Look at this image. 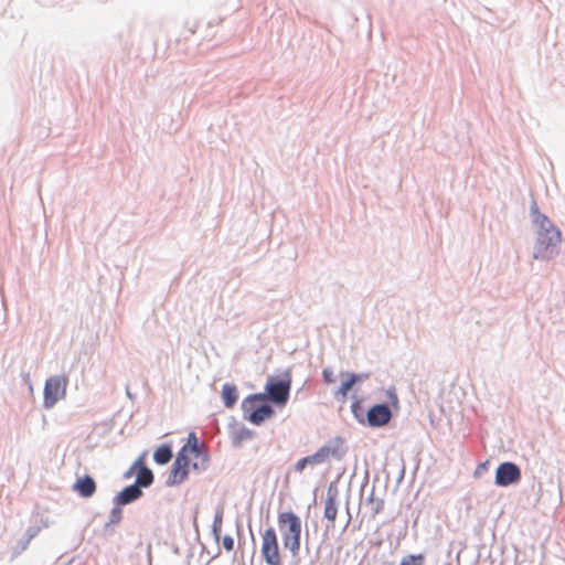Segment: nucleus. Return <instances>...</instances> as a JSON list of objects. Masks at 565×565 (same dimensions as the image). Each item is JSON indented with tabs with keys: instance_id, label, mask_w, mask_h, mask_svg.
<instances>
[{
	"instance_id": "f257e3e1",
	"label": "nucleus",
	"mask_w": 565,
	"mask_h": 565,
	"mask_svg": "<svg viewBox=\"0 0 565 565\" xmlns=\"http://www.w3.org/2000/svg\"><path fill=\"white\" fill-rule=\"evenodd\" d=\"M530 216L535 227L533 258L542 262L555 258L559 254L561 231L545 214L540 212L534 199L530 204Z\"/></svg>"
},
{
	"instance_id": "f03ea898",
	"label": "nucleus",
	"mask_w": 565,
	"mask_h": 565,
	"mask_svg": "<svg viewBox=\"0 0 565 565\" xmlns=\"http://www.w3.org/2000/svg\"><path fill=\"white\" fill-rule=\"evenodd\" d=\"M278 526L281 533L285 548H288L294 557L299 555L301 541V520L292 511L278 515Z\"/></svg>"
},
{
	"instance_id": "7ed1b4c3",
	"label": "nucleus",
	"mask_w": 565,
	"mask_h": 565,
	"mask_svg": "<svg viewBox=\"0 0 565 565\" xmlns=\"http://www.w3.org/2000/svg\"><path fill=\"white\" fill-rule=\"evenodd\" d=\"M243 416L249 423L259 426L275 414L273 406L266 402L265 395L255 393L246 396L241 404Z\"/></svg>"
},
{
	"instance_id": "20e7f679",
	"label": "nucleus",
	"mask_w": 565,
	"mask_h": 565,
	"mask_svg": "<svg viewBox=\"0 0 565 565\" xmlns=\"http://www.w3.org/2000/svg\"><path fill=\"white\" fill-rule=\"evenodd\" d=\"M291 382V370L287 369L281 377L269 376L265 385V392L262 394L265 395L266 401L276 406H285L290 396Z\"/></svg>"
},
{
	"instance_id": "39448f33",
	"label": "nucleus",
	"mask_w": 565,
	"mask_h": 565,
	"mask_svg": "<svg viewBox=\"0 0 565 565\" xmlns=\"http://www.w3.org/2000/svg\"><path fill=\"white\" fill-rule=\"evenodd\" d=\"M67 383L68 380L65 375H53L45 381L43 391L44 408H52L60 398L65 396Z\"/></svg>"
},
{
	"instance_id": "423d86ee",
	"label": "nucleus",
	"mask_w": 565,
	"mask_h": 565,
	"mask_svg": "<svg viewBox=\"0 0 565 565\" xmlns=\"http://www.w3.org/2000/svg\"><path fill=\"white\" fill-rule=\"evenodd\" d=\"M262 556L267 565H280L279 545L276 531L269 526L263 533Z\"/></svg>"
},
{
	"instance_id": "0eeeda50",
	"label": "nucleus",
	"mask_w": 565,
	"mask_h": 565,
	"mask_svg": "<svg viewBox=\"0 0 565 565\" xmlns=\"http://www.w3.org/2000/svg\"><path fill=\"white\" fill-rule=\"evenodd\" d=\"M522 478L521 468L512 461H503L495 469L494 483L498 487H510Z\"/></svg>"
},
{
	"instance_id": "6e6552de",
	"label": "nucleus",
	"mask_w": 565,
	"mask_h": 565,
	"mask_svg": "<svg viewBox=\"0 0 565 565\" xmlns=\"http://www.w3.org/2000/svg\"><path fill=\"white\" fill-rule=\"evenodd\" d=\"M347 447L344 446V440L341 437H335L329 440L326 445L320 447L315 456L319 465L324 463L330 458L335 459L338 461L342 460L347 455Z\"/></svg>"
},
{
	"instance_id": "1a4fd4ad",
	"label": "nucleus",
	"mask_w": 565,
	"mask_h": 565,
	"mask_svg": "<svg viewBox=\"0 0 565 565\" xmlns=\"http://www.w3.org/2000/svg\"><path fill=\"white\" fill-rule=\"evenodd\" d=\"M392 418V412L386 403H379L371 406L366 413V423L370 427H383Z\"/></svg>"
},
{
	"instance_id": "9d476101",
	"label": "nucleus",
	"mask_w": 565,
	"mask_h": 565,
	"mask_svg": "<svg viewBox=\"0 0 565 565\" xmlns=\"http://www.w3.org/2000/svg\"><path fill=\"white\" fill-rule=\"evenodd\" d=\"M143 495V491L137 484H128L124 487L114 498L113 504L128 505L138 501Z\"/></svg>"
},
{
	"instance_id": "9b49d317",
	"label": "nucleus",
	"mask_w": 565,
	"mask_h": 565,
	"mask_svg": "<svg viewBox=\"0 0 565 565\" xmlns=\"http://www.w3.org/2000/svg\"><path fill=\"white\" fill-rule=\"evenodd\" d=\"M96 482L89 475L77 478L73 484V490L84 499L92 498L96 492Z\"/></svg>"
},
{
	"instance_id": "f8f14e48",
	"label": "nucleus",
	"mask_w": 565,
	"mask_h": 565,
	"mask_svg": "<svg viewBox=\"0 0 565 565\" xmlns=\"http://www.w3.org/2000/svg\"><path fill=\"white\" fill-rule=\"evenodd\" d=\"M337 494H338V489L333 483H331L327 491V499L324 502V512H323V516L328 521H331V522H334L337 514H338Z\"/></svg>"
},
{
	"instance_id": "ddd939ff",
	"label": "nucleus",
	"mask_w": 565,
	"mask_h": 565,
	"mask_svg": "<svg viewBox=\"0 0 565 565\" xmlns=\"http://www.w3.org/2000/svg\"><path fill=\"white\" fill-rule=\"evenodd\" d=\"M189 468L188 466H183L179 462H173L170 473L166 480L167 487H175L181 484L189 477Z\"/></svg>"
},
{
	"instance_id": "4468645a",
	"label": "nucleus",
	"mask_w": 565,
	"mask_h": 565,
	"mask_svg": "<svg viewBox=\"0 0 565 565\" xmlns=\"http://www.w3.org/2000/svg\"><path fill=\"white\" fill-rule=\"evenodd\" d=\"M154 481V475L152 470L145 463L143 456H141V463L138 467L136 479L134 484H137L139 489L143 491L145 488H149Z\"/></svg>"
},
{
	"instance_id": "2eb2a0df",
	"label": "nucleus",
	"mask_w": 565,
	"mask_h": 565,
	"mask_svg": "<svg viewBox=\"0 0 565 565\" xmlns=\"http://www.w3.org/2000/svg\"><path fill=\"white\" fill-rule=\"evenodd\" d=\"M188 451H190L194 457H202L204 461L209 460L207 452L203 449V445L199 443L196 434L191 431L188 437Z\"/></svg>"
},
{
	"instance_id": "dca6fc26",
	"label": "nucleus",
	"mask_w": 565,
	"mask_h": 565,
	"mask_svg": "<svg viewBox=\"0 0 565 565\" xmlns=\"http://www.w3.org/2000/svg\"><path fill=\"white\" fill-rule=\"evenodd\" d=\"M238 398V391L236 385L225 383L222 387V399L223 404L226 408H232L235 406Z\"/></svg>"
},
{
	"instance_id": "f3484780",
	"label": "nucleus",
	"mask_w": 565,
	"mask_h": 565,
	"mask_svg": "<svg viewBox=\"0 0 565 565\" xmlns=\"http://www.w3.org/2000/svg\"><path fill=\"white\" fill-rule=\"evenodd\" d=\"M173 457L172 447L168 444L160 445L153 452V460L157 465H167Z\"/></svg>"
},
{
	"instance_id": "a211bd4d",
	"label": "nucleus",
	"mask_w": 565,
	"mask_h": 565,
	"mask_svg": "<svg viewBox=\"0 0 565 565\" xmlns=\"http://www.w3.org/2000/svg\"><path fill=\"white\" fill-rule=\"evenodd\" d=\"M254 437V431L244 425L233 431L232 443L233 446L238 447L245 440H249Z\"/></svg>"
},
{
	"instance_id": "6ab92c4d",
	"label": "nucleus",
	"mask_w": 565,
	"mask_h": 565,
	"mask_svg": "<svg viewBox=\"0 0 565 565\" xmlns=\"http://www.w3.org/2000/svg\"><path fill=\"white\" fill-rule=\"evenodd\" d=\"M343 375H345L347 379L341 383L340 387L334 393V397L337 399L345 401L349 391L352 390V387L355 385V379L353 376H350L348 372L343 373Z\"/></svg>"
},
{
	"instance_id": "aec40b11",
	"label": "nucleus",
	"mask_w": 565,
	"mask_h": 565,
	"mask_svg": "<svg viewBox=\"0 0 565 565\" xmlns=\"http://www.w3.org/2000/svg\"><path fill=\"white\" fill-rule=\"evenodd\" d=\"M222 523H223V508H218L215 511L213 523H212V535L216 542H218L222 532Z\"/></svg>"
},
{
	"instance_id": "412c9836",
	"label": "nucleus",
	"mask_w": 565,
	"mask_h": 565,
	"mask_svg": "<svg viewBox=\"0 0 565 565\" xmlns=\"http://www.w3.org/2000/svg\"><path fill=\"white\" fill-rule=\"evenodd\" d=\"M319 465L315 454L300 458L294 466L296 472L301 473L306 467Z\"/></svg>"
},
{
	"instance_id": "4be33fe9",
	"label": "nucleus",
	"mask_w": 565,
	"mask_h": 565,
	"mask_svg": "<svg viewBox=\"0 0 565 565\" xmlns=\"http://www.w3.org/2000/svg\"><path fill=\"white\" fill-rule=\"evenodd\" d=\"M424 554H409L401 561L399 565H424Z\"/></svg>"
},
{
	"instance_id": "5701e85b",
	"label": "nucleus",
	"mask_w": 565,
	"mask_h": 565,
	"mask_svg": "<svg viewBox=\"0 0 565 565\" xmlns=\"http://www.w3.org/2000/svg\"><path fill=\"white\" fill-rule=\"evenodd\" d=\"M124 505H117V504H114V507L111 508L110 512H109V515H108V520L110 521V523H115L116 525H118L121 520H122V508Z\"/></svg>"
},
{
	"instance_id": "b1692460",
	"label": "nucleus",
	"mask_w": 565,
	"mask_h": 565,
	"mask_svg": "<svg viewBox=\"0 0 565 565\" xmlns=\"http://www.w3.org/2000/svg\"><path fill=\"white\" fill-rule=\"evenodd\" d=\"M351 412H352L353 416L360 423L364 422V418H363V407H362L361 402L359 399L353 401V403L351 404Z\"/></svg>"
},
{
	"instance_id": "393cba45",
	"label": "nucleus",
	"mask_w": 565,
	"mask_h": 565,
	"mask_svg": "<svg viewBox=\"0 0 565 565\" xmlns=\"http://www.w3.org/2000/svg\"><path fill=\"white\" fill-rule=\"evenodd\" d=\"M186 452H188V446H182L181 449L178 451L174 461L179 462L183 466L190 467V458L186 455Z\"/></svg>"
},
{
	"instance_id": "a878e982",
	"label": "nucleus",
	"mask_w": 565,
	"mask_h": 565,
	"mask_svg": "<svg viewBox=\"0 0 565 565\" xmlns=\"http://www.w3.org/2000/svg\"><path fill=\"white\" fill-rule=\"evenodd\" d=\"M322 380L327 385H330L335 382V376L331 367H324L322 370Z\"/></svg>"
},
{
	"instance_id": "bb28decb",
	"label": "nucleus",
	"mask_w": 565,
	"mask_h": 565,
	"mask_svg": "<svg viewBox=\"0 0 565 565\" xmlns=\"http://www.w3.org/2000/svg\"><path fill=\"white\" fill-rule=\"evenodd\" d=\"M141 463V457H139L131 466L130 468L124 473V479H129L132 477V475H137L138 467Z\"/></svg>"
},
{
	"instance_id": "cd10ccee",
	"label": "nucleus",
	"mask_w": 565,
	"mask_h": 565,
	"mask_svg": "<svg viewBox=\"0 0 565 565\" xmlns=\"http://www.w3.org/2000/svg\"><path fill=\"white\" fill-rule=\"evenodd\" d=\"M384 510V500L377 499L374 501L372 507V515L375 516L376 514L381 513Z\"/></svg>"
},
{
	"instance_id": "c85d7f7f",
	"label": "nucleus",
	"mask_w": 565,
	"mask_h": 565,
	"mask_svg": "<svg viewBox=\"0 0 565 565\" xmlns=\"http://www.w3.org/2000/svg\"><path fill=\"white\" fill-rule=\"evenodd\" d=\"M222 543H223V547L225 548V551H227V552L233 551V548H234V539L231 535H224L223 540H222Z\"/></svg>"
},
{
	"instance_id": "c756f323",
	"label": "nucleus",
	"mask_w": 565,
	"mask_h": 565,
	"mask_svg": "<svg viewBox=\"0 0 565 565\" xmlns=\"http://www.w3.org/2000/svg\"><path fill=\"white\" fill-rule=\"evenodd\" d=\"M488 467H489V461H484V462H481L477 466L476 470H475V476L476 477H480L484 471L488 470Z\"/></svg>"
},
{
	"instance_id": "7c9ffc66",
	"label": "nucleus",
	"mask_w": 565,
	"mask_h": 565,
	"mask_svg": "<svg viewBox=\"0 0 565 565\" xmlns=\"http://www.w3.org/2000/svg\"><path fill=\"white\" fill-rule=\"evenodd\" d=\"M348 373L350 374V376H353L355 379V384L361 383V382L365 381L366 379H369L367 373H353V372H348Z\"/></svg>"
},
{
	"instance_id": "2f4dec72",
	"label": "nucleus",
	"mask_w": 565,
	"mask_h": 565,
	"mask_svg": "<svg viewBox=\"0 0 565 565\" xmlns=\"http://www.w3.org/2000/svg\"><path fill=\"white\" fill-rule=\"evenodd\" d=\"M114 526H116V524L110 523V521L108 520L104 525V533L106 535H111L114 533Z\"/></svg>"
},
{
	"instance_id": "473e14b6",
	"label": "nucleus",
	"mask_w": 565,
	"mask_h": 565,
	"mask_svg": "<svg viewBox=\"0 0 565 565\" xmlns=\"http://www.w3.org/2000/svg\"><path fill=\"white\" fill-rule=\"evenodd\" d=\"M387 398L392 402V404H397L398 403V398H397V395L395 393L394 390H388L387 391Z\"/></svg>"
},
{
	"instance_id": "72a5a7b5",
	"label": "nucleus",
	"mask_w": 565,
	"mask_h": 565,
	"mask_svg": "<svg viewBox=\"0 0 565 565\" xmlns=\"http://www.w3.org/2000/svg\"><path fill=\"white\" fill-rule=\"evenodd\" d=\"M375 501L374 499V488H372L370 494L365 498L364 502L365 504H373Z\"/></svg>"
},
{
	"instance_id": "f704fd0d",
	"label": "nucleus",
	"mask_w": 565,
	"mask_h": 565,
	"mask_svg": "<svg viewBox=\"0 0 565 565\" xmlns=\"http://www.w3.org/2000/svg\"><path fill=\"white\" fill-rule=\"evenodd\" d=\"M126 395H127V397H128V398H130V399H134V398H135V394H132V393L130 392V390H129V387H128V386L126 387Z\"/></svg>"
},
{
	"instance_id": "c9c22d12",
	"label": "nucleus",
	"mask_w": 565,
	"mask_h": 565,
	"mask_svg": "<svg viewBox=\"0 0 565 565\" xmlns=\"http://www.w3.org/2000/svg\"><path fill=\"white\" fill-rule=\"evenodd\" d=\"M404 475H405V467L403 466V467H402V469H401V472L398 473V480H397L398 482H399L401 480H403Z\"/></svg>"
},
{
	"instance_id": "e433bc0d",
	"label": "nucleus",
	"mask_w": 565,
	"mask_h": 565,
	"mask_svg": "<svg viewBox=\"0 0 565 565\" xmlns=\"http://www.w3.org/2000/svg\"><path fill=\"white\" fill-rule=\"evenodd\" d=\"M192 468H193L194 470H199V462H193V463H192Z\"/></svg>"
},
{
	"instance_id": "4c0bfd02",
	"label": "nucleus",
	"mask_w": 565,
	"mask_h": 565,
	"mask_svg": "<svg viewBox=\"0 0 565 565\" xmlns=\"http://www.w3.org/2000/svg\"><path fill=\"white\" fill-rule=\"evenodd\" d=\"M252 541H253V543L255 544V537H254V535H253V534H252ZM253 553H255V550L253 551Z\"/></svg>"
},
{
	"instance_id": "58836bf2",
	"label": "nucleus",
	"mask_w": 565,
	"mask_h": 565,
	"mask_svg": "<svg viewBox=\"0 0 565 565\" xmlns=\"http://www.w3.org/2000/svg\"><path fill=\"white\" fill-rule=\"evenodd\" d=\"M447 565H449V564H447Z\"/></svg>"
}]
</instances>
